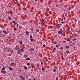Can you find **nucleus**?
<instances>
[{
    "instance_id": "obj_26",
    "label": "nucleus",
    "mask_w": 80,
    "mask_h": 80,
    "mask_svg": "<svg viewBox=\"0 0 80 80\" xmlns=\"http://www.w3.org/2000/svg\"><path fill=\"white\" fill-rule=\"evenodd\" d=\"M41 65H43V62H41Z\"/></svg>"
},
{
    "instance_id": "obj_59",
    "label": "nucleus",
    "mask_w": 80,
    "mask_h": 80,
    "mask_svg": "<svg viewBox=\"0 0 80 80\" xmlns=\"http://www.w3.org/2000/svg\"><path fill=\"white\" fill-rule=\"evenodd\" d=\"M63 59H64V58H62V60H63Z\"/></svg>"
},
{
    "instance_id": "obj_29",
    "label": "nucleus",
    "mask_w": 80,
    "mask_h": 80,
    "mask_svg": "<svg viewBox=\"0 0 80 80\" xmlns=\"http://www.w3.org/2000/svg\"><path fill=\"white\" fill-rule=\"evenodd\" d=\"M5 68H2V70H5Z\"/></svg>"
},
{
    "instance_id": "obj_7",
    "label": "nucleus",
    "mask_w": 80,
    "mask_h": 80,
    "mask_svg": "<svg viewBox=\"0 0 80 80\" xmlns=\"http://www.w3.org/2000/svg\"><path fill=\"white\" fill-rule=\"evenodd\" d=\"M0 37H3V34H2V33L0 34Z\"/></svg>"
},
{
    "instance_id": "obj_20",
    "label": "nucleus",
    "mask_w": 80,
    "mask_h": 80,
    "mask_svg": "<svg viewBox=\"0 0 80 80\" xmlns=\"http://www.w3.org/2000/svg\"><path fill=\"white\" fill-rule=\"evenodd\" d=\"M30 40L31 42H32V41H34V39H33L31 38L30 39Z\"/></svg>"
},
{
    "instance_id": "obj_25",
    "label": "nucleus",
    "mask_w": 80,
    "mask_h": 80,
    "mask_svg": "<svg viewBox=\"0 0 80 80\" xmlns=\"http://www.w3.org/2000/svg\"><path fill=\"white\" fill-rule=\"evenodd\" d=\"M56 48H54L53 49V50H54V51H55V50H56Z\"/></svg>"
},
{
    "instance_id": "obj_42",
    "label": "nucleus",
    "mask_w": 80,
    "mask_h": 80,
    "mask_svg": "<svg viewBox=\"0 0 80 80\" xmlns=\"http://www.w3.org/2000/svg\"><path fill=\"white\" fill-rule=\"evenodd\" d=\"M20 51L21 52H23V49H20Z\"/></svg>"
},
{
    "instance_id": "obj_35",
    "label": "nucleus",
    "mask_w": 80,
    "mask_h": 80,
    "mask_svg": "<svg viewBox=\"0 0 80 80\" xmlns=\"http://www.w3.org/2000/svg\"><path fill=\"white\" fill-rule=\"evenodd\" d=\"M58 33H59V34H60V33H61V32H60V31H58Z\"/></svg>"
},
{
    "instance_id": "obj_13",
    "label": "nucleus",
    "mask_w": 80,
    "mask_h": 80,
    "mask_svg": "<svg viewBox=\"0 0 80 80\" xmlns=\"http://www.w3.org/2000/svg\"><path fill=\"white\" fill-rule=\"evenodd\" d=\"M26 60L28 61V60H30V58H27L26 59Z\"/></svg>"
},
{
    "instance_id": "obj_30",
    "label": "nucleus",
    "mask_w": 80,
    "mask_h": 80,
    "mask_svg": "<svg viewBox=\"0 0 80 80\" xmlns=\"http://www.w3.org/2000/svg\"><path fill=\"white\" fill-rule=\"evenodd\" d=\"M0 27H2V24H0Z\"/></svg>"
},
{
    "instance_id": "obj_17",
    "label": "nucleus",
    "mask_w": 80,
    "mask_h": 80,
    "mask_svg": "<svg viewBox=\"0 0 80 80\" xmlns=\"http://www.w3.org/2000/svg\"><path fill=\"white\" fill-rule=\"evenodd\" d=\"M73 41H75L77 40V38H74L72 40Z\"/></svg>"
},
{
    "instance_id": "obj_3",
    "label": "nucleus",
    "mask_w": 80,
    "mask_h": 80,
    "mask_svg": "<svg viewBox=\"0 0 80 80\" xmlns=\"http://www.w3.org/2000/svg\"><path fill=\"white\" fill-rule=\"evenodd\" d=\"M56 28H60V24H57L56 26Z\"/></svg>"
},
{
    "instance_id": "obj_57",
    "label": "nucleus",
    "mask_w": 80,
    "mask_h": 80,
    "mask_svg": "<svg viewBox=\"0 0 80 80\" xmlns=\"http://www.w3.org/2000/svg\"><path fill=\"white\" fill-rule=\"evenodd\" d=\"M10 25H12V23H11V22H10Z\"/></svg>"
},
{
    "instance_id": "obj_50",
    "label": "nucleus",
    "mask_w": 80,
    "mask_h": 80,
    "mask_svg": "<svg viewBox=\"0 0 80 80\" xmlns=\"http://www.w3.org/2000/svg\"><path fill=\"white\" fill-rule=\"evenodd\" d=\"M72 45H75V43H72Z\"/></svg>"
},
{
    "instance_id": "obj_61",
    "label": "nucleus",
    "mask_w": 80,
    "mask_h": 80,
    "mask_svg": "<svg viewBox=\"0 0 80 80\" xmlns=\"http://www.w3.org/2000/svg\"><path fill=\"white\" fill-rule=\"evenodd\" d=\"M32 80H35V78H34Z\"/></svg>"
},
{
    "instance_id": "obj_27",
    "label": "nucleus",
    "mask_w": 80,
    "mask_h": 80,
    "mask_svg": "<svg viewBox=\"0 0 80 80\" xmlns=\"http://www.w3.org/2000/svg\"><path fill=\"white\" fill-rule=\"evenodd\" d=\"M11 50V49H8V52H10V51Z\"/></svg>"
},
{
    "instance_id": "obj_62",
    "label": "nucleus",
    "mask_w": 80,
    "mask_h": 80,
    "mask_svg": "<svg viewBox=\"0 0 80 80\" xmlns=\"http://www.w3.org/2000/svg\"><path fill=\"white\" fill-rule=\"evenodd\" d=\"M16 2H17V3H18V1H16Z\"/></svg>"
},
{
    "instance_id": "obj_18",
    "label": "nucleus",
    "mask_w": 80,
    "mask_h": 80,
    "mask_svg": "<svg viewBox=\"0 0 80 80\" xmlns=\"http://www.w3.org/2000/svg\"><path fill=\"white\" fill-rule=\"evenodd\" d=\"M5 73H6V71H4L2 72L3 74H5Z\"/></svg>"
},
{
    "instance_id": "obj_4",
    "label": "nucleus",
    "mask_w": 80,
    "mask_h": 80,
    "mask_svg": "<svg viewBox=\"0 0 80 80\" xmlns=\"http://www.w3.org/2000/svg\"><path fill=\"white\" fill-rule=\"evenodd\" d=\"M67 41H70V40H71V39H70V38H68V37L67 38Z\"/></svg>"
},
{
    "instance_id": "obj_44",
    "label": "nucleus",
    "mask_w": 80,
    "mask_h": 80,
    "mask_svg": "<svg viewBox=\"0 0 80 80\" xmlns=\"http://www.w3.org/2000/svg\"><path fill=\"white\" fill-rule=\"evenodd\" d=\"M53 71H54V72H56V69H54V70H53Z\"/></svg>"
},
{
    "instance_id": "obj_10",
    "label": "nucleus",
    "mask_w": 80,
    "mask_h": 80,
    "mask_svg": "<svg viewBox=\"0 0 80 80\" xmlns=\"http://www.w3.org/2000/svg\"><path fill=\"white\" fill-rule=\"evenodd\" d=\"M16 30H17V28H14V32H15Z\"/></svg>"
},
{
    "instance_id": "obj_39",
    "label": "nucleus",
    "mask_w": 80,
    "mask_h": 80,
    "mask_svg": "<svg viewBox=\"0 0 80 80\" xmlns=\"http://www.w3.org/2000/svg\"><path fill=\"white\" fill-rule=\"evenodd\" d=\"M46 46V45H44L43 46H42V47H45Z\"/></svg>"
},
{
    "instance_id": "obj_63",
    "label": "nucleus",
    "mask_w": 80,
    "mask_h": 80,
    "mask_svg": "<svg viewBox=\"0 0 80 80\" xmlns=\"http://www.w3.org/2000/svg\"><path fill=\"white\" fill-rule=\"evenodd\" d=\"M75 22H77V20H75Z\"/></svg>"
},
{
    "instance_id": "obj_2",
    "label": "nucleus",
    "mask_w": 80,
    "mask_h": 80,
    "mask_svg": "<svg viewBox=\"0 0 80 80\" xmlns=\"http://www.w3.org/2000/svg\"><path fill=\"white\" fill-rule=\"evenodd\" d=\"M19 78H21L22 80H25V77H23L22 75L19 76Z\"/></svg>"
},
{
    "instance_id": "obj_31",
    "label": "nucleus",
    "mask_w": 80,
    "mask_h": 80,
    "mask_svg": "<svg viewBox=\"0 0 80 80\" xmlns=\"http://www.w3.org/2000/svg\"><path fill=\"white\" fill-rule=\"evenodd\" d=\"M49 28H52L53 26H49Z\"/></svg>"
},
{
    "instance_id": "obj_21",
    "label": "nucleus",
    "mask_w": 80,
    "mask_h": 80,
    "mask_svg": "<svg viewBox=\"0 0 80 80\" xmlns=\"http://www.w3.org/2000/svg\"><path fill=\"white\" fill-rule=\"evenodd\" d=\"M42 70H43V71H44V70H45V68H44L43 67H42Z\"/></svg>"
},
{
    "instance_id": "obj_37",
    "label": "nucleus",
    "mask_w": 80,
    "mask_h": 80,
    "mask_svg": "<svg viewBox=\"0 0 80 80\" xmlns=\"http://www.w3.org/2000/svg\"><path fill=\"white\" fill-rule=\"evenodd\" d=\"M27 65H30V64L29 63H28L27 64Z\"/></svg>"
},
{
    "instance_id": "obj_52",
    "label": "nucleus",
    "mask_w": 80,
    "mask_h": 80,
    "mask_svg": "<svg viewBox=\"0 0 80 80\" xmlns=\"http://www.w3.org/2000/svg\"><path fill=\"white\" fill-rule=\"evenodd\" d=\"M28 80H32V79L31 78H29Z\"/></svg>"
},
{
    "instance_id": "obj_33",
    "label": "nucleus",
    "mask_w": 80,
    "mask_h": 80,
    "mask_svg": "<svg viewBox=\"0 0 80 80\" xmlns=\"http://www.w3.org/2000/svg\"><path fill=\"white\" fill-rule=\"evenodd\" d=\"M8 40H9L8 39H7L6 41H7V42H8Z\"/></svg>"
},
{
    "instance_id": "obj_47",
    "label": "nucleus",
    "mask_w": 80,
    "mask_h": 80,
    "mask_svg": "<svg viewBox=\"0 0 80 80\" xmlns=\"http://www.w3.org/2000/svg\"><path fill=\"white\" fill-rule=\"evenodd\" d=\"M4 48H5V50H7V48H6V47H4Z\"/></svg>"
},
{
    "instance_id": "obj_16",
    "label": "nucleus",
    "mask_w": 80,
    "mask_h": 80,
    "mask_svg": "<svg viewBox=\"0 0 80 80\" xmlns=\"http://www.w3.org/2000/svg\"><path fill=\"white\" fill-rule=\"evenodd\" d=\"M56 6L57 7H60V5L59 4H57Z\"/></svg>"
},
{
    "instance_id": "obj_60",
    "label": "nucleus",
    "mask_w": 80,
    "mask_h": 80,
    "mask_svg": "<svg viewBox=\"0 0 80 80\" xmlns=\"http://www.w3.org/2000/svg\"><path fill=\"white\" fill-rule=\"evenodd\" d=\"M68 14H69V15H70V13H68Z\"/></svg>"
},
{
    "instance_id": "obj_14",
    "label": "nucleus",
    "mask_w": 80,
    "mask_h": 80,
    "mask_svg": "<svg viewBox=\"0 0 80 80\" xmlns=\"http://www.w3.org/2000/svg\"><path fill=\"white\" fill-rule=\"evenodd\" d=\"M26 33L27 35H29V33H28V31H27L26 32Z\"/></svg>"
},
{
    "instance_id": "obj_28",
    "label": "nucleus",
    "mask_w": 80,
    "mask_h": 80,
    "mask_svg": "<svg viewBox=\"0 0 80 80\" xmlns=\"http://www.w3.org/2000/svg\"><path fill=\"white\" fill-rule=\"evenodd\" d=\"M35 66H32V68H35Z\"/></svg>"
},
{
    "instance_id": "obj_32",
    "label": "nucleus",
    "mask_w": 80,
    "mask_h": 80,
    "mask_svg": "<svg viewBox=\"0 0 80 80\" xmlns=\"http://www.w3.org/2000/svg\"><path fill=\"white\" fill-rule=\"evenodd\" d=\"M66 53L67 54L69 53V51H67V52H66Z\"/></svg>"
},
{
    "instance_id": "obj_64",
    "label": "nucleus",
    "mask_w": 80,
    "mask_h": 80,
    "mask_svg": "<svg viewBox=\"0 0 80 80\" xmlns=\"http://www.w3.org/2000/svg\"><path fill=\"white\" fill-rule=\"evenodd\" d=\"M60 80H62V79H61V78H60Z\"/></svg>"
},
{
    "instance_id": "obj_49",
    "label": "nucleus",
    "mask_w": 80,
    "mask_h": 80,
    "mask_svg": "<svg viewBox=\"0 0 80 80\" xmlns=\"http://www.w3.org/2000/svg\"><path fill=\"white\" fill-rule=\"evenodd\" d=\"M61 34H63V31L61 32Z\"/></svg>"
},
{
    "instance_id": "obj_56",
    "label": "nucleus",
    "mask_w": 80,
    "mask_h": 80,
    "mask_svg": "<svg viewBox=\"0 0 80 80\" xmlns=\"http://www.w3.org/2000/svg\"><path fill=\"white\" fill-rule=\"evenodd\" d=\"M63 18L64 20H65V19H66V18Z\"/></svg>"
},
{
    "instance_id": "obj_55",
    "label": "nucleus",
    "mask_w": 80,
    "mask_h": 80,
    "mask_svg": "<svg viewBox=\"0 0 80 80\" xmlns=\"http://www.w3.org/2000/svg\"><path fill=\"white\" fill-rule=\"evenodd\" d=\"M69 42H71V43H72L73 41H69Z\"/></svg>"
},
{
    "instance_id": "obj_45",
    "label": "nucleus",
    "mask_w": 80,
    "mask_h": 80,
    "mask_svg": "<svg viewBox=\"0 0 80 80\" xmlns=\"http://www.w3.org/2000/svg\"><path fill=\"white\" fill-rule=\"evenodd\" d=\"M17 37L18 38H20V36H19L18 35L17 36Z\"/></svg>"
},
{
    "instance_id": "obj_5",
    "label": "nucleus",
    "mask_w": 80,
    "mask_h": 80,
    "mask_svg": "<svg viewBox=\"0 0 80 80\" xmlns=\"http://www.w3.org/2000/svg\"><path fill=\"white\" fill-rule=\"evenodd\" d=\"M23 57H24V58H27L28 55H27L26 54H24Z\"/></svg>"
},
{
    "instance_id": "obj_40",
    "label": "nucleus",
    "mask_w": 80,
    "mask_h": 80,
    "mask_svg": "<svg viewBox=\"0 0 80 80\" xmlns=\"http://www.w3.org/2000/svg\"><path fill=\"white\" fill-rule=\"evenodd\" d=\"M4 68H8V66H5L4 67Z\"/></svg>"
},
{
    "instance_id": "obj_24",
    "label": "nucleus",
    "mask_w": 80,
    "mask_h": 80,
    "mask_svg": "<svg viewBox=\"0 0 80 80\" xmlns=\"http://www.w3.org/2000/svg\"><path fill=\"white\" fill-rule=\"evenodd\" d=\"M29 37L30 38H33V37H32V35L30 36Z\"/></svg>"
},
{
    "instance_id": "obj_53",
    "label": "nucleus",
    "mask_w": 80,
    "mask_h": 80,
    "mask_svg": "<svg viewBox=\"0 0 80 80\" xmlns=\"http://www.w3.org/2000/svg\"><path fill=\"white\" fill-rule=\"evenodd\" d=\"M14 24L15 25H17V22H15L14 23Z\"/></svg>"
},
{
    "instance_id": "obj_11",
    "label": "nucleus",
    "mask_w": 80,
    "mask_h": 80,
    "mask_svg": "<svg viewBox=\"0 0 80 80\" xmlns=\"http://www.w3.org/2000/svg\"><path fill=\"white\" fill-rule=\"evenodd\" d=\"M24 68L25 70H27V67L24 66Z\"/></svg>"
},
{
    "instance_id": "obj_48",
    "label": "nucleus",
    "mask_w": 80,
    "mask_h": 80,
    "mask_svg": "<svg viewBox=\"0 0 80 80\" xmlns=\"http://www.w3.org/2000/svg\"><path fill=\"white\" fill-rule=\"evenodd\" d=\"M60 69H62V66H60Z\"/></svg>"
},
{
    "instance_id": "obj_54",
    "label": "nucleus",
    "mask_w": 80,
    "mask_h": 80,
    "mask_svg": "<svg viewBox=\"0 0 80 80\" xmlns=\"http://www.w3.org/2000/svg\"><path fill=\"white\" fill-rule=\"evenodd\" d=\"M18 25H19L18 24H17V27H18Z\"/></svg>"
},
{
    "instance_id": "obj_34",
    "label": "nucleus",
    "mask_w": 80,
    "mask_h": 80,
    "mask_svg": "<svg viewBox=\"0 0 80 80\" xmlns=\"http://www.w3.org/2000/svg\"><path fill=\"white\" fill-rule=\"evenodd\" d=\"M56 80H58V77L56 78Z\"/></svg>"
},
{
    "instance_id": "obj_51",
    "label": "nucleus",
    "mask_w": 80,
    "mask_h": 80,
    "mask_svg": "<svg viewBox=\"0 0 80 80\" xmlns=\"http://www.w3.org/2000/svg\"><path fill=\"white\" fill-rule=\"evenodd\" d=\"M19 71H20V72H22V69H20L19 70Z\"/></svg>"
},
{
    "instance_id": "obj_8",
    "label": "nucleus",
    "mask_w": 80,
    "mask_h": 80,
    "mask_svg": "<svg viewBox=\"0 0 80 80\" xmlns=\"http://www.w3.org/2000/svg\"><path fill=\"white\" fill-rule=\"evenodd\" d=\"M36 30L37 32H40V29H36Z\"/></svg>"
},
{
    "instance_id": "obj_58",
    "label": "nucleus",
    "mask_w": 80,
    "mask_h": 80,
    "mask_svg": "<svg viewBox=\"0 0 80 80\" xmlns=\"http://www.w3.org/2000/svg\"><path fill=\"white\" fill-rule=\"evenodd\" d=\"M61 32H62L63 30L62 29H61Z\"/></svg>"
},
{
    "instance_id": "obj_23",
    "label": "nucleus",
    "mask_w": 80,
    "mask_h": 80,
    "mask_svg": "<svg viewBox=\"0 0 80 80\" xmlns=\"http://www.w3.org/2000/svg\"><path fill=\"white\" fill-rule=\"evenodd\" d=\"M65 22H61V23H63V24H64V25H65Z\"/></svg>"
},
{
    "instance_id": "obj_15",
    "label": "nucleus",
    "mask_w": 80,
    "mask_h": 80,
    "mask_svg": "<svg viewBox=\"0 0 80 80\" xmlns=\"http://www.w3.org/2000/svg\"><path fill=\"white\" fill-rule=\"evenodd\" d=\"M43 24H44L43 22H40V24L41 25H42Z\"/></svg>"
},
{
    "instance_id": "obj_6",
    "label": "nucleus",
    "mask_w": 80,
    "mask_h": 80,
    "mask_svg": "<svg viewBox=\"0 0 80 80\" xmlns=\"http://www.w3.org/2000/svg\"><path fill=\"white\" fill-rule=\"evenodd\" d=\"M3 33H5V34H8V33H7V32H6L5 30H3Z\"/></svg>"
},
{
    "instance_id": "obj_38",
    "label": "nucleus",
    "mask_w": 80,
    "mask_h": 80,
    "mask_svg": "<svg viewBox=\"0 0 80 80\" xmlns=\"http://www.w3.org/2000/svg\"><path fill=\"white\" fill-rule=\"evenodd\" d=\"M8 18L10 20H11V18H10V17H8Z\"/></svg>"
},
{
    "instance_id": "obj_22",
    "label": "nucleus",
    "mask_w": 80,
    "mask_h": 80,
    "mask_svg": "<svg viewBox=\"0 0 80 80\" xmlns=\"http://www.w3.org/2000/svg\"><path fill=\"white\" fill-rule=\"evenodd\" d=\"M17 23L16 21H12V23Z\"/></svg>"
},
{
    "instance_id": "obj_41",
    "label": "nucleus",
    "mask_w": 80,
    "mask_h": 80,
    "mask_svg": "<svg viewBox=\"0 0 80 80\" xmlns=\"http://www.w3.org/2000/svg\"><path fill=\"white\" fill-rule=\"evenodd\" d=\"M31 49L33 51H34V50H35V49H33V48H31Z\"/></svg>"
},
{
    "instance_id": "obj_1",
    "label": "nucleus",
    "mask_w": 80,
    "mask_h": 80,
    "mask_svg": "<svg viewBox=\"0 0 80 80\" xmlns=\"http://www.w3.org/2000/svg\"><path fill=\"white\" fill-rule=\"evenodd\" d=\"M17 50V52L18 54H21V51H20V48H18L16 49Z\"/></svg>"
},
{
    "instance_id": "obj_19",
    "label": "nucleus",
    "mask_w": 80,
    "mask_h": 80,
    "mask_svg": "<svg viewBox=\"0 0 80 80\" xmlns=\"http://www.w3.org/2000/svg\"><path fill=\"white\" fill-rule=\"evenodd\" d=\"M9 69L10 70H13V68H11V67H9Z\"/></svg>"
},
{
    "instance_id": "obj_9",
    "label": "nucleus",
    "mask_w": 80,
    "mask_h": 80,
    "mask_svg": "<svg viewBox=\"0 0 80 80\" xmlns=\"http://www.w3.org/2000/svg\"><path fill=\"white\" fill-rule=\"evenodd\" d=\"M22 43H23V42L22 41H20L19 42V43H20L21 45H22Z\"/></svg>"
},
{
    "instance_id": "obj_46",
    "label": "nucleus",
    "mask_w": 80,
    "mask_h": 80,
    "mask_svg": "<svg viewBox=\"0 0 80 80\" xmlns=\"http://www.w3.org/2000/svg\"><path fill=\"white\" fill-rule=\"evenodd\" d=\"M56 47L57 48H58V46H57V45L56 46Z\"/></svg>"
},
{
    "instance_id": "obj_12",
    "label": "nucleus",
    "mask_w": 80,
    "mask_h": 80,
    "mask_svg": "<svg viewBox=\"0 0 80 80\" xmlns=\"http://www.w3.org/2000/svg\"><path fill=\"white\" fill-rule=\"evenodd\" d=\"M70 46H66V48H67V49H68V48H70Z\"/></svg>"
},
{
    "instance_id": "obj_43",
    "label": "nucleus",
    "mask_w": 80,
    "mask_h": 80,
    "mask_svg": "<svg viewBox=\"0 0 80 80\" xmlns=\"http://www.w3.org/2000/svg\"><path fill=\"white\" fill-rule=\"evenodd\" d=\"M54 44H57V42H54Z\"/></svg>"
},
{
    "instance_id": "obj_36",
    "label": "nucleus",
    "mask_w": 80,
    "mask_h": 80,
    "mask_svg": "<svg viewBox=\"0 0 80 80\" xmlns=\"http://www.w3.org/2000/svg\"><path fill=\"white\" fill-rule=\"evenodd\" d=\"M63 47H61L60 48L61 50H62V49H63Z\"/></svg>"
}]
</instances>
